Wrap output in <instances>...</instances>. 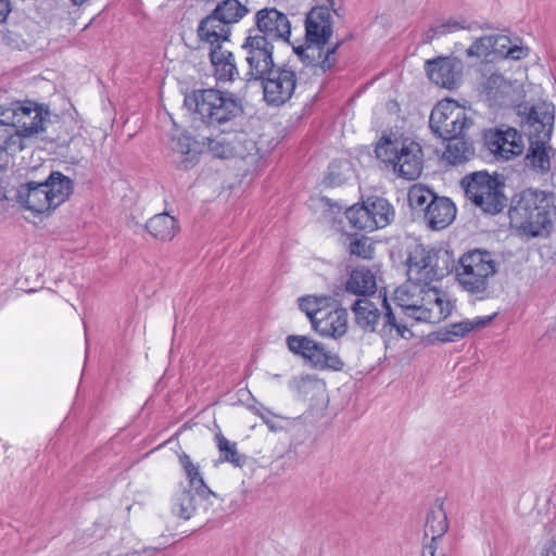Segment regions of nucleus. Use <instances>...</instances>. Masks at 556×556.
Here are the masks:
<instances>
[{"instance_id": "nucleus-1", "label": "nucleus", "mask_w": 556, "mask_h": 556, "mask_svg": "<svg viewBox=\"0 0 556 556\" xmlns=\"http://www.w3.org/2000/svg\"><path fill=\"white\" fill-rule=\"evenodd\" d=\"M184 103L191 113L193 123L220 134L241 131L245 116L244 106L241 99L230 91L197 89L186 94Z\"/></svg>"}, {"instance_id": "nucleus-2", "label": "nucleus", "mask_w": 556, "mask_h": 556, "mask_svg": "<svg viewBox=\"0 0 556 556\" xmlns=\"http://www.w3.org/2000/svg\"><path fill=\"white\" fill-rule=\"evenodd\" d=\"M74 184L68 176H48L43 182L23 184L16 176H0V201L15 202L34 216L50 214L68 200Z\"/></svg>"}, {"instance_id": "nucleus-3", "label": "nucleus", "mask_w": 556, "mask_h": 556, "mask_svg": "<svg viewBox=\"0 0 556 556\" xmlns=\"http://www.w3.org/2000/svg\"><path fill=\"white\" fill-rule=\"evenodd\" d=\"M511 226L534 238L548 232L556 217V195L552 192L527 189L511 199L508 210Z\"/></svg>"}, {"instance_id": "nucleus-4", "label": "nucleus", "mask_w": 556, "mask_h": 556, "mask_svg": "<svg viewBox=\"0 0 556 556\" xmlns=\"http://www.w3.org/2000/svg\"><path fill=\"white\" fill-rule=\"evenodd\" d=\"M394 300L416 321L437 324L446 319L454 304L447 294L430 283L408 282L394 291Z\"/></svg>"}, {"instance_id": "nucleus-5", "label": "nucleus", "mask_w": 556, "mask_h": 556, "mask_svg": "<svg viewBox=\"0 0 556 556\" xmlns=\"http://www.w3.org/2000/svg\"><path fill=\"white\" fill-rule=\"evenodd\" d=\"M332 35V22L327 7L311 9L305 18V46L293 47L294 52L307 65L319 66L325 73L336 64L334 53L339 43L324 52V46Z\"/></svg>"}, {"instance_id": "nucleus-6", "label": "nucleus", "mask_w": 556, "mask_h": 556, "mask_svg": "<svg viewBox=\"0 0 556 556\" xmlns=\"http://www.w3.org/2000/svg\"><path fill=\"white\" fill-rule=\"evenodd\" d=\"M452 273L463 291L482 300L489 295L491 280L497 273V263L491 252L475 249L462 254L457 262L454 260Z\"/></svg>"}, {"instance_id": "nucleus-7", "label": "nucleus", "mask_w": 556, "mask_h": 556, "mask_svg": "<svg viewBox=\"0 0 556 556\" xmlns=\"http://www.w3.org/2000/svg\"><path fill=\"white\" fill-rule=\"evenodd\" d=\"M454 255L444 248L415 245L407 257L409 282L431 283L453 271Z\"/></svg>"}, {"instance_id": "nucleus-8", "label": "nucleus", "mask_w": 556, "mask_h": 556, "mask_svg": "<svg viewBox=\"0 0 556 556\" xmlns=\"http://www.w3.org/2000/svg\"><path fill=\"white\" fill-rule=\"evenodd\" d=\"M377 300L380 301L382 312L378 308V304L369 298H359L353 303L351 309L354 314L356 326L365 332H375L381 319V332L391 333L395 330L399 336L404 337L408 329L405 325L396 320L386 295L381 296V294H379Z\"/></svg>"}, {"instance_id": "nucleus-9", "label": "nucleus", "mask_w": 556, "mask_h": 556, "mask_svg": "<svg viewBox=\"0 0 556 556\" xmlns=\"http://www.w3.org/2000/svg\"><path fill=\"white\" fill-rule=\"evenodd\" d=\"M375 153L378 160L391 166L395 174H421L422 150L417 142L404 143L382 137Z\"/></svg>"}, {"instance_id": "nucleus-10", "label": "nucleus", "mask_w": 556, "mask_h": 556, "mask_svg": "<svg viewBox=\"0 0 556 556\" xmlns=\"http://www.w3.org/2000/svg\"><path fill=\"white\" fill-rule=\"evenodd\" d=\"M501 176H464L460 185L466 197L485 213L496 214L506 204Z\"/></svg>"}, {"instance_id": "nucleus-11", "label": "nucleus", "mask_w": 556, "mask_h": 556, "mask_svg": "<svg viewBox=\"0 0 556 556\" xmlns=\"http://www.w3.org/2000/svg\"><path fill=\"white\" fill-rule=\"evenodd\" d=\"M472 121L453 100L440 101L431 111L429 126L432 132L442 140H454L463 136Z\"/></svg>"}, {"instance_id": "nucleus-12", "label": "nucleus", "mask_w": 556, "mask_h": 556, "mask_svg": "<svg viewBox=\"0 0 556 556\" xmlns=\"http://www.w3.org/2000/svg\"><path fill=\"white\" fill-rule=\"evenodd\" d=\"M286 343L291 353L302 357L315 368L341 370L344 366L338 354L328 351L323 343L306 336L290 334Z\"/></svg>"}, {"instance_id": "nucleus-13", "label": "nucleus", "mask_w": 556, "mask_h": 556, "mask_svg": "<svg viewBox=\"0 0 556 556\" xmlns=\"http://www.w3.org/2000/svg\"><path fill=\"white\" fill-rule=\"evenodd\" d=\"M253 30L249 31L248 37L241 45L248 64L245 80L256 81L263 78L268 71L276 66L273 58L274 46L267 41L264 36H253Z\"/></svg>"}, {"instance_id": "nucleus-14", "label": "nucleus", "mask_w": 556, "mask_h": 556, "mask_svg": "<svg viewBox=\"0 0 556 556\" xmlns=\"http://www.w3.org/2000/svg\"><path fill=\"white\" fill-rule=\"evenodd\" d=\"M263 88L264 101L271 106L288 102L294 93L298 76L288 65L275 66L258 80Z\"/></svg>"}, {"instance_id": "nucleus-15", "label": "nucleus", "mask_w": 556, "mask_h": 556, "mask_svg": "<svg viewBox=\"0 0 556 556\" xmlns=\"http://www.w3.org/2000/svg\"><path fill=\"white\" fill-rule=\"evenodd\" d=\"M16 130L21 143L25 147V140L43 134L50 124V111L48 106L33 101L16 102Z\"/></svg>"}, {"instance_id": "nucleus-16", "label": "nucleus", "mask_w": 556, "mask_h": 556, "mask_svg": "<svg viewBox=\"0 0 556 556\" xmlns=\"http://www.w3.org/2000/svg\"><path fill=\"white\" fill-rule=\"evenodd\" d=\"M16 102L0 105V170H8L13 155L24 149L16 130Z\"/></svg>"}, {"instance_id": "nucleus-17", "label": "nucleus", "mask_w": 556, "mask_h": 556, "mask_svg": "<svg viewBox=\"0 0 556 556\" xmlns=\"http://www.w3.org/2000/svg\"><path fill=\"white\" fill-rule=\"evenodd\" d=\"M484 146L497 161H509L525 151L522 135L515 128L490 129L485 131Z\"/></svg>"}, {"instance_id": "nucleus-18", "label": "nucleus", "mask_w": 556, "mask_h": 556, "mask_svg": "<svg viewBox=\"0 0 556 556\" xmlns=\"http://www.w3.org/2000/svg\"><path fill=\"white\" fill-rule=\"evenodd\" d=\"M255 26L257 33L254 36L267 37L271 42L277 40L289 41L291 24L288 16L275 8H264L255 14Z\"/></svg>"}, {"instance_id": "nucleus-19", "label": "nucleus", "mask_w": 556, "mask_h": 556, "mask_svg": "<svg viewBox=\"0 0 556 556\" xmlns=\"http://www.w3.org/2000/svg\"><path fill=\"white\" fill-rule=\"evenodd\" d=\"M348 311L332 300L317 314L312 328L324 338L339 339L348 331Z\"/></svg>"}, {"instance_id": "nucleus-20", "label": "nucleus", "mask_w": 556, "mask_h": 556, "mask_svg": "<svg viewBox=\"0 0 556 556\" xmlns=\"http://www.w3.org/2000/svg\"><path fill=\"white\" fill-rule=\"evenodd\" d=\"M554 106L542 103L532 105L521 121V127L530 141L549 140L554 127Z\"/></svg>"}, {"instance_id": "nucleus-21", "label": "nucleus", "mask_w": 556, "mask_h": 556, "mask_svg": "<svg viewBox=\"0 0 556 556\" xmlns=\"http://www.w3.org/2000/svg\"><path fill=\"white\" fill-rule=\"evenodd\" d=\"M463 62L457 58L438 56L425 64L429 79L437 86L453 89L457 86L463 74Z\"/></svg>"}, {"instance_id": "nucleus-22", "label": "nucleus", "mask_w": 556, "mask_h": 556, "mask_svg": "<svg viewBox=\"0 0 556 556\" xmlns=\"http://www.w3.org/2000/svg\"><path fill=\"white\" fill-rule=\"evenodd\" d=\"M518 85L504 78L501 74H492L482 85V94L490 106H508L519 99Z\"/></svg>"}, {"instance_id": "nucleus-23", "label": "nucleus", "mask_w": 556, "mask_h": 556, "mask_svg": "<svg viewBox=\"0 0 556 556\" xmlns=\"http://www.w3.org/2000/svg\"><path fill=\"white\" fill-rule=\"evenodd\" d=\"M549 140L530 141L522 159L523 170L556 173V149L548 144Z\"/></svg>"}, {"instance_id": "nucleus-24", "label": "nucleus", "mask_w": 556, "mask_h": 556, "mask_svg": "<svg viewBox=\"0 0 556 556\" xmlns=\"http://www.w3.org/2000/svg\"><path fill=\"white\" fill-rule=\"evenodd\" d=\"M456 217L455 204L445 197L432 198L426 207L424 219L431 230H441L453 223Z\"/></svg>"}, {"instance_id": "nucleus-25", "label": "nucleus", "mask_w": 556, "mask_h": 556, "mask_svg": "<svg viewBox=\"0 0 556 556\" xmlns=\"http://www.w3.org/2000/svg\"><path fill=\"white\" fill-rule=\"evenodd\" d=\"M174 162L178 169L187 172L198 162V141L187 131L173 136L170 140Z\"/></svg>"}, {"instance_id": "nucleus-26", "label": "nucleus", "mask_w": 556, "mask_h": 556, "mask_svg": "<svg viewBox=\"0 0 556 556\" xmlns=\"http://www.w3.org/2000/svg\"><path fill=\"white\" fill-rule=\"evenodd\" d=\"M230 25L222 21L213 11L199 23L197 34L200 41L210 43L211 48L220 47L230 36Z\"/></svg>"}, {"instance_id": "nucleus-27", "label": "nucleus", "mask_w": 556, "mask_h": 556, "mask_svg": "<svg viewBox=\"0 0 556 556\" xmlns=\"http://www.w3.org/2000/svg\"><path fill=\"white\" fill-rule=\"evenodd\" d=\"M210 60L214 68V76L218 81H233L239 77V70L232 52L213 47L210 50Z\"/></svg>"}, {"instance_id": "nucleus-28", "label": "nucleus", "mask_w": 556, "mask_h": 556, "mask_svg": "<svg viewBox=\"0 0 556 556\" xmlns=\"http://www.w3.org/2000/svg\"><path fill=\"white\" fill-rule=\"evenodd\" d=\"M448 529L446 511L443 508V500L437 498L434 505L427 514L425 525V535L431 538L429 545L437 546V540L440 539Z\"/></svg>"}, {"instance_id": "nucleus-29", "label": "nucleus", "mask_w": 556, "mask_h": 556, "mask_svg": "<svg viewBox=\"0 0 556 556\" xmlns=\"http://www.w3.org/2000/svg\"><path fill=\"white\" fill-rule=\"evenodd\" d=\"M377 289L376 277L374 273L365 267H358L352 270L345 290L350 293L368 298L375 293Z\"/></svg>"}, {"instance_id": "nucleus-30", "label": "nucleus", "mask_w": 556, "mask_h": 556, "mask_svg": "<svg viewBox=\"0 0 556 556\" xmlns=\"http://www.w3.org/2000/svg\"><path fill=\"white\" fill-rule=\"evenodd\" d=\"M146 229L153 238L167 241L176 236L178 225L175 217L167 213H160L155 214L147 222Z\"/></svg>"}, {"instance_id": "nucleus-31", "label": "nucleus", "mask_w": 556, "mask_h": 556, "mask_svg": "<svg viewBox=\"0 0 556 556\" xmlns=\"http://www.w3.org/2000/svg\"><path fill=\"white\" fill-rule=\"evenodd\" d=\"M492 320L491 316L478 317L473 320L465 319L459 323L448 325L444 332H440V340L452 342L458 338H464L470 331L488 326Z\"/></svg>"}, {"instance_id": "nucleus-32", "label": "nucleus", "mask_w": 556, "mask_h": 556, "mask_svg": "<svg viewBox=\"0 0 556 556\" xmlns=\"http://www.w3.org/2000/svg\"><path fill=\"white\" fill-rule=\"evenodd\" d=\"M179 463L185 469V472L189 479V486L193 489L200 497H208L214 494L210 488L205 484L199 466L194 465L190 456L186 453L179 455Z\"/></svg>"}, {"instance_id": "nucleus-33", "label": "nucleus", "mask_w": 556, "mask_h": 556, "mask_svg": "<svg viewBox=\"0 0 556 556\" xmlns=\"http://www.w3.org/2000/svg\"><path fill=\"white\" fill-rule=\"evenodd\" d=\"M216 446L219 452V460L242 468L247 457L238 452L237 443L229 441L222 432L215 434Z\"/></svg>"}, {"instance_id": "nucleus-34", "label": "nucleus", "mask_w": 556, "mask_h": 556, "mask_svg": "<svg viewBox=\"0 0 556 556\" xmlns=\"http://www.w3.org/2000/svg\"><path fill=\"white\" fill-rule=\"evenodd\" d=\"M198 498H200V496L193 489H184L174 500L173 513L179 518L186 520L190 519L197 509ZM204 498L205 497H201V500Z\"/></svg>"}, {"instance_id": "nucleus-35", "label": "nucleus", "mask_w": 556, "mask_h": 556, "mask_svg": "<svg viewBox=\"0 0 556 556\" xmlns=\"http://www.w3.org/2000/svg\"><path fill=\"white\" fill-rule=\"evenodd\" d=\"M222 21H225L229 25L239 22L244 17L249 9L239 0H223L213 10Z\"/></svg>"}, {"instance_id": "nucleus-36", "label": "nucleus", "mask_w": 556, "mask_h": 556, "mask_svg": "<svg viewBox=\"0 0 556 556\" xmlns=\"http://www.w3.org/2000/svg\"><path fill=\"white\" fill-rule=\"evenodd\" d=\"M366 206L374 224H376V229L386 227L394 216L390 203L383 198L369 199Z\"/></svg>"}, {"instance_id": "nucleus-37", "label": "nucleus", "mask_w": 556, "mask_h": 556, "mask_svg": "<svg viewBox=\"0 0 556 556\" xmlns=\"http://www.w3.org/2000/svg\"><path fill=\"white\" fill-rule=\"evenodd\" d=\"M230 134H218L215 137H204L205 144L207 146V152L216 159H230L235 155V146L232 141L227 139Z\"/></svg>"}, {"instance_id": "nucleus-38", "label": "nucleus", "mask_w": 556, "mask_h": 556, "mask_svg": "<svg viewBox=\"0 0 556 556\" xmlns=\"http://www.w3.org/2000/svg\"><path fill=\"white\" fill-rule=\"evenodd\" d=\"M345 217L349 220L352 228L363 231L376 230V224H374L366 204L353 205L345 211Z\"/></svg>"}, {"instance_id": "nucleus-39", "label": "nucleus", "mask_w": 556, "mask_h": 556, "mask_svg": "<svg viewBox=\"0 0 556 556\" xmlns=\"http://www.w3.org/2000/svg\"><path fill=\"white\" fill-rule=\"evenodd\" d=\"M437 194L425 185L416 184L408 189L407 201L412 210L426 213V207Z\"/></svg>"}, {"instance_id": "nucleus-40", "label": "nucleus", "mask_w": 556, "mask_h": 556, "mask_svg": "<svg viewBox=\"0 0 556 556\" xmlns=\"http://www.w3.org/2000/svg\"><path fill=\"white\" fill-rule=\"evenodd\" d=\"M508 41L506 36H483L478 38L467 50V56H488L496 50V43Z\"/></svg>"}, {"instance_id": "nucleus-41", "label": "nucleus", "mask_w": 556, "mask_h": 556, "mask_svg": "<svg viewBox=\"0 0 556 556\" xmlns=\"http://www.w3.org/2000/svg\"><path fill=\"white\" fill-rule=\"evenodd\" d=\"M332 300V296L306 295L299 299V307L308 317L311 325L315 323L317 314Z\"/></svg>"}, {"instance_id": "nucleus-42", "label": "nucleus", "mask_w": 556, "mask_h": 556, "mask_svg": "<svg viewBox=\"0 0 556 556\" xmlns=\"http://www.w3.org/2000/svg\"><path fill=\"white\" fill-rule=\"evenodd\" d=\"M469 148L467 147L465 141H457L454 143H448L446 151L443 156L450 164H459L468 159Z\"/></svg>"}, {"instance_id": "nucleus-43", "label": "nucleus", "mask_w": 556, "mask_h": 556, "mask_svg": "<svg viewBox=\"0 0 556 556\" xmlns=\"http://www.w3.org/2000/svg\"><path fill=\"white\" fill-rule=\"evenodd\" d=\"M460 28H465V26L457 21H447L446 23L432 26L424 34L422 42L429 43L438 36H442Z\"/></svg>"}, {"instance_id": "nucleus-44", "label": "nucleus", "mask_w": 556, "mask_h": 556, "mask_svg": "<svg viewBox=\"0 0 556 556\" xmlns=\"http://www.w3.org/2000/svg\"><path fill=\"white\" fill-rule=\"evenodd\" d=\"M349 251L351 255H356L362 258H370L372 249L368 243V239L366 237L355 236L350 242Z\"/></svg>"}, {"instance_id": "nucleus-45", "label": "nucleus", "mask_w": 556, "mask_h": 556, "mask_svg": "<svg viewBox=\"0 0 556 556\" xmlns=\"http://www.w3.org/2000/svg\"><path fill=\"white\" fill-rule=\"evenodd\" d=\"M528 50L523 47L513 46L505 51V56L513 60H521L526 58Z\"/></svg>"}, {"instance_id": "nucleus-46", "label": "nucleus", "mask_w": 556, "mask_h": 556, "mask_svg": "<svg viewBox=\"0 0 556 556\" xmlns=\"http://www.w3.org/2000/svg\"><path fill=\"white\" fill-rule=\"evenodd\" d=\"M330 9L338 17H343L345 14V9L341 0H327Z\"/></svg>"}, {"instance_id": "nucleus-47", "label": "nucleus", "mask_w": 556, "mask_h": 556, "mask_svg": "<svg viewBox=\"0 0 556 556\" xmlns=\"http://www.w3.org/2000/svg\"><path fill=\"white\" fill-rule=\"evenodd\" d=\"M9 0H0V24L5 22L8 14L10 13Z\"/></svg>"}, {"instance_id": "nucleus-48", "label": "nucleus", "mask_w": 556, "mask_h": 556, "mask_svg": "<svg viewBox=\"0 0 556 556\" xmlns=\"http://www.w3.org/2000/svg\"><path fill=\"white\" fill-rule=\"evenodd\" d=\"M543 556H556V535L547 543Z\"/></svg>"}, {"instance_id": "nucleus-49", "label": "nucleus", "mask_w": 556, "mask_h": 556, "mask_svg": "<svg viewBox=\"0 0 556 556\" xmlns=\"http://www.w3.org/2000/svg\"><path fill=\"white\" fill-rule=\"evenodd\" d=\"M422 556H446L445 553L440 552L437 554V547L433 545H428L424 548Z\"/></svg>"}, {"instance_id": "nucleus-50", "label": "nucleus", "mask_w": 556, "mask_h": 556, "mask_svg": "<svg viewBox=\"0 0 556 556\" xmlns=\"http://www.w3.org/2000/svg\"><path fill=\"white\" fill-rule=\"evenodd\" d=\"M510 41H501L500 43H496V50H494V53H501L505 55V51L510 47Z\"/></svg>"}, {"instance_id": "nucleus-51", "label": "nucleus", "mask_w": 556, "mask_h": 556, "mask_svg": "<svg viewBox=\"0 0 556 556\" xmlns=\"http://www.w3.org/2000/svg\"><path fill=\"white\" fill-rule=\"evenodd\" d=\"M269 415L270 413L267 412V413H260V417L263 419V421L271 429L274 430L275 427L274 425L271 424L270 419H269Z\"/></svg>"}, {"instance_id": "nucleus-52", "label": "nucleus", "mask_w": 556, "mask_h": 556, "mask_svg": "<svg viewBox=\"0 0 556 556\" xmlns=\"http://www.w3.org/2000/svg\"><path fill=\"white\" fill-rule=\"evenodd\" d=\"M73 2V4L75 5H80L83 3H85L87 0H71Z\"/></svg>"}, {"instance_id": "nucleus-53", "label": "nucleus", "mask_w": 556, "mask_h": 556, "mask_svg": "<svg viewBox=\"0 0 556 556\" xmlns=\"http://www.w3.org/2000/svg\"><path fill=\"white\" fill-rule=\"evenodd\" d=\"M404 178H407L408 180H415L417 179L419 176H413V175H409V176H403Z\"/></svg>"}, {"instance_id": "nucleus-54", "label": "nucleus", "mask_w": 556, "mask_h": 556, "mask_svg": "<svg viewBox=\"0 0 556 556\" xmlns=\"http://www.w3.org/2000/svg\"><path fill=\"white\" fill-rule=\"evenodd\" d=\"M470 174H479V175H482V174H489L486 170H476V172H471Z\"/></svg>"}, {"instance_id": "nucleus-55", "label": "nucleus", "mask_w": 556, "mask_h": 556, "mask_svg": "<svg viewBox=\"0 0 556 556\" xmlns=\"http://www.w3.org/2000/svg\"><path fill=\"white\" fill-rule=\"evenodd\" d=\"M50 174L55 175V174H61V173L52 170Z\"/></svg>"}]
</instances>
